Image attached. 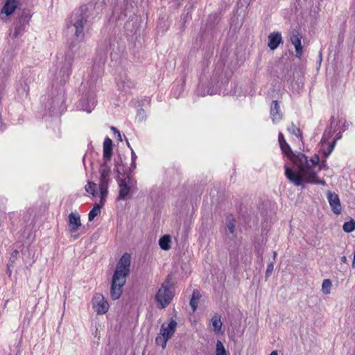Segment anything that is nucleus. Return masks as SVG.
<instances>
[{
  "label": "nucleus",
  "instance_id": "nucleus-1",
  "mask_svg": "<svg viewBox=\"0 0 355 355\" xmlns=\"http://www.w3.org/2000/svg\"><path fill=\"white\" fill-rule=\"evenodd\" d=\"M278 141L283 154L293 163L296 171L285 165V175L294 185L303 186L304 183H313L324 185L325 182L317 178V173L321 170L318 157L310 159L300 153H295L286 141L282 132L279 133Z\"/></svg>",
  "mask_w": 355,
  "mask_h": 355
},
{
  "label": "nucleus",
  "instance_id": "nucleus-2",
  "mask_svg": "<svg viewBox=\"0 0 355 355\" xmlns=\"http://www.w3.org/2000/svg\"><path fill=\"white\" fill-rule=\"evenodd\" d=\"M130 254L125 253L116 264L110 289V295L114 300H118L122 294L123 287L130 273Z\"/></svg>",
  "mask_w": 355,
  "mask_h": 355
},
{
  "label": "nucleus",
  "instance_id": "nucleus-3",
  "mask_svg": "<svg viewBox=\"0 0 355 355\" xmlns=\"http://www.w3.org/2000/svg\"><path fill=\"white\" fill-rule=\"evenodd\" d=\"M338 124V121L334 118H332L329 128L325 130L322 135L320 142V150L322 151V153L325 157H327L331 153L337 140L341 138L340 132H339L336 135V137L334 138L332 141H330V139L337 130L336 128Z\"/></svg>",
  "mask_w": 355,
  "mask_h": 355
},
{
  "label": "nucleus",
  "instance_id": "nucleus-4",
  "mask_svg": "<svg viewBox=\"0 0 355 355\" xmlns=\"http://www.w3.org/2000/svg\"><path fill=\"white\" fill-rule=\"evenodd\" d=\"M87 22V19L83 13L80 11L73 12L70 17L69 24L68 25L69 31L73 33L78 42H81L84 39V26Z\"/></svg>",
  "mask_w": 355,
  "mask_h": 355
},
{
  "label": "nucleus",
  "instance_id": "nucleus-5",
  "mask_svg": "<svg viewBox=\"0 0 355 355\" xmlns=\"http://www.w3.org/2000/svg\"><path fill=\"white\" fill-rule=\"evenodd\" d=\"M99 174V197L101 198V202L105 204V199L108 194V186L111 182V169L107 163L101 165Z\"/></svg>",
  "mask_w": 355,
  "mask_h": 355
},
{
  "label": "nucleus",
  "instance_id": "nucleus-6",
  "mask_svg": "<svg viewBox=\"0 0 355 355\" xmlns=\"http://www.w3.org/2000/svg\"><path fill=\"white\" fill-rule=\"evenodd\" d=\"M177 326L178 323L175 320H171L170 322L166 325L163 324L161 326L159 334L155 338L156 344L161 346L162 349H164L166 346L167 341L174 334Z\"/></svg>",
  "mask_w": 355,
  "mask_h": 355
},
{
  "label": "nucleus",
  "instance_id": "nucleus-7",
  "mask_svg": "<svg viewBox=\"0 0 355 355\" xmlns=\"http://www.w3.org/2000/svg\"><path fill=\"white\" fill-rule=\"evenodd\" d=\"M173 297V293L170 288L169 282H164L155 295V300L158 303L159 308L164 309L166 307L172 300Z\"/></svg>",
  "mask_w": 355,
  "mask_h": 355
},
{
  "label": "nucleus",
  "instance_id": "nucleus-8",
  "mask_svg": "<svg viewBox=\"0 0 355 355\" xmlns=\"http://www.w3.org/2000/svg\"><path fill=\"white\" fill-rule=\"evenodd\" d=\"M135 184L136 182L128 175L119 179L118 180L119 191L116 200L119 201L129 198L130 190L135 186Z\"/></svg>",
  "mask_w": 355,
  "mask_h": 355
},
{
  "label": "nucleus",
  "instance_id": "nucleus-9",
  "mask_svg": "<svg viewBox=\"0 0 355 355\" xmlns=\"http://www.w3.org/2000/svg\"><path fill=\"white\" fill-rule=\"evenodd\" d=\"M93 309L97 314H104L109 309V304L102 294L96 293L92 300Z\"/></svg>",
  "mask_w": 355,
  "mask_h": 355
},
{
  "label": "nucleus",
  "instance_id": "nucleus-10",
  "mask_svg": "<svg viewBox=\"0 0 355 355\" xmlns=\"http://www.w3.org/2000/svg\"><path fill=\"white\" fill-rule=\"evenodd\" d=\"M29 19L28 17H21L15 23L13 29L10 32V35L12 37H17L21 35L25 31L26 26L28 24Z\"/></svg>",
  "mask_w": 355,
  "mask_h": 355
},
{
  "label": "nucleus",
  "instance_id": "nucleus-11",
  "mask_svg": "<svg viewBox=\"0 0 355 355\" xmlns=\"http://www.w3.org/2000/svg\"><path fill=\"white\" fill-rule=\"evenodd\" d=\"M327 200L332 211L338 215L341 212V205L338 196L334 193L329 191L327 194Z\"/></svg>",
  "mask_w": 355,
  "mask_h": 355
},
{
  "label": "nucleus",
  "instance_id": "nucleus-12",
  "mask_svg": "<svg viewBox=\"0 0 355 355\" xmlns=\"http://www.w3.org/2000/svg\"><path fill=\"white\" fill-rule=\"evenodd\" d=\"M96 106V99L94 96H84L83 97L79 103L78 108L80 110L85 111L87 113H90Z\"/></svg>",
  "mask_w": 355,
  "mask_h": 355
},
{
  "label": "nucleus",
  "instance_id": "nucleus-13",
  "mask_svg": "<svg viewBox=\"0 0 355 355\" xmlns=\"http://www.w3.org/2000/svg\"><path fill=\"white\" fill-rule=\"evenodd\" d=\"M80 215L77 212H71L69 215L68 226L69 231L74 233L81 227Z\"/></svg>",
  "mask_w": 355,
  "mask_h": 355
},
{
  "label": "nucleus",
  "instance_id": "nucleus-14",
  "mask_svg": "<svg viewBox=\"0 0 355 355\" xmlns=\"http://www.w3.org/2000/svg\"><path fill=\"white\" fill-rule=\"evenodd\" d=\"M302 36L297 31H293L290 40L295 49L296 56L300 58L302 55V46L301 42Z\"/></svg>",
  "mask_w": 355,
  "mask_h": 355
},
{
  "label": "nucleus",
  "instance_id": "nucleus-15",
  "mask_svg": "<svg viewBox=\"0 0 355 355\" xmlns=\"http://www.w3.org/2000/svg\"><path fill=\"white\" fill-rule=\"evenodd\" d=\"M270 114L274 123H277L282 119L283 114L277 101H273L272 102Z\"/></svg>",
  "mask_w": 355,
  "mask_h": 355
},
{
  "label": "nucleus",
  "instance_id": "nucleus-16",
  "mask_svg": "<svg viewBox=\"0 0 355 355\" xmlns=\"http://www.w3.org/2000/svg\"><path fill=\"white\" fill-rule=\"evenodd\" d=\"M282 42V37L279 32H272L268 35V46L270 50L276 49Z\"/></svg>",
  "mask_w": 355,
  "mask_h": 355
},
{
  "label": "nucleus",
  "instance_id": "nucleus-17",
  "mask_svg": "<svg viewBox=\"0 0 355 355\" xmlns=\"http://www.w3.org/2000/svg\"><path fill=\"white\" fill-rule=\"evenodd\" d=\"M18 0H6L1 12L6 16L11 15L18 6Z\"/></svg>",
  "mask_w": 355,
  "mask_h": 355
},
{
  "label": "nucleus",
  "instance_id": "nucleus-18",
  "mask_svg": "<svg viewBox=\"0 0 355 355\" xmlns=\"http://www.w3.org/2000/svg\"><path fill=\"white\" fill-rule=\"evenodd\" d=\"M112 155V141L106 138L103 142V158L105 163L110 161Z\"/></svg>",
  "mask_w": 355,
  "mask_h": 355
},
{
  "label": "nucleus",
  "instance_id": "nucleus-19",
  "mask_svg": "<svg viewBox=\"0 0 355 355\" xmlns=\"http://www.w3.org/2000/svg\"><path fill=\"white\" fill-rule=\"evenodd\" d=\"M117 85L120 89L126 92L128 89L134 87V83L128 78L125 77L124 78H121L117 80Z\"/></svg>",
  "mask_w": 355,
  "mask_h": 355
},
{
  "label": "nucleus",
  "instance_id": "nucleus-20",
  "mask_svg": "<svg viewBox=\"0 0 355 355\" xmlns=\"http://www.w3.org/2000/svg\"><path fill=\"white\" fill-rule=\"evenodd\" d=\"M104 205V204H102L101 201L99 203H96L94 205V207L92 209V210L89 211L88 214V220L89 221H93L98 215L101 214V209Z\"/></svg>",
  "mask_w": 355,
  "mask_h": 355
},
{
  "label": "nucleus",
  "instance_id": "nucleus-21",
  "mask_svg": "<svg viewBox=\"0 0 355 355\" xmlns=\"http://www.w3.org/2000/svg\"><path fill=\"white\" fill-rule=\"evenodd\" d=\"M201 295L198 290H195L193 292L191 299L190 300V306L192 309V312L194 313L197 309L198 304Z\"/></svg>",
  "mask_w": 355,
  "mask_h": 355
},
{
  "label": "nucleus",
  "instance_id": "nucleus-22",
  "mask_svg": "<svg viewBox=\"0 0 355 355\" xmlns=\"http://www.w3.org/2000/svg\"><path fill=\"white\" fill-rule=\"evenodd\" d=\"M171 239L168 234L162 236L159 240V245L161 249L168 250L171 248Z\"/></svg>",
  "mask_w": 355,
  "mask_h": 355
},
{
  "label": "nucleus",
  "instance_id": "nucleus-23",
  "mask_svg": "<svg viewBox=\"0 0 355 355\" xmlns=\"http://www.w3.org/2000/svg\"><path fill=\"white\" fill-rule=\"evenodd\" d=\"M85 189L88 193L92 195L94 197L98 195L97 184L93 182L87 181Z\"/></svg>",
  "mask_w": 355,
  "mask_h": 355
},
{
  "label": "nucleus",
  "instance_id": "nucleus-24",
  "mask_svg": "<svg viewBox=\"0 0 355 355\" xmlns=\"http://www.w3.org/2000/svg\"><path fill=\"white\" fill-rule=\"evenodd\" d=\"M198 92L201 96H205V95H208V94L213 95V94H216L217 90H216V89L211 88L208 86L206 88H204V85L200 84L198 86Z\"/></svg>",
  "mask_w": 355,
  "mask_h": 355
},
{
  "label": "nucleus",
  "instance_id": "nucleus-25",
  "mask_svg": "<svg viewBox=\"0 0 355 355\" xmlns=\"http://www.w3.org/2000/svg\"><path fill=\"white\" fill-rule=\"evenodd\" d=\"M211 324L213 326V331L218 334L222 327V322L220 320V317L218 315H215L211 318Z\"/></svg>",
  "mask_w": 355,
  "mask_h": 355
},
{
  "label": "nucleus",
  "instance_id": "nucleus-26",
  "mask_svg": "<svg viewBox=\"0 0 355 355\" xmlns=\"http://www.w3.org/2000/svg\"><path fill=\"white\" fill-rule=\"evenodd\" d=\"M287 130L292 135L296 136L302 141V132L299 128L295 126L293 123H291L288 128Z\"/></svg>",
  "mask_w": 355,
  "mask_h": 355
},
{
  "label": "nucleus",
  "instance_id": "nucleus-27",
  "mask_svg": "<svg viewBox=\"0 0 355 355\" xmlns=\"http://www.w3.org/2000/svg\"><path fill=\"white\" fill-rule=\"evenodd\" d=\"M332 283L330 279H324L322 284V292L325 295H329L331 293Z\"/></svg>",
  "mask_w": 355,
  "mask_h": 355
},
{
  "label": "nucleus",
  "instance_id": "nucleus-28",
  "mask_svg": "<svg viewBox=\"0 0 355 355\" xmlns=\"http://www.w3.org/2000/svg\"><path fill=\"white\" fill-rule=\"evenodd\" d=\"M343 228L345 232L349 233L353 232L355 230V221L352 219L349 221L345 222Z\"/></svg>",
  "mask_w": 355,
  "mask_h": 355
},
{
  "label": "nucleus",
  "instance_id": "nucleus-29",
  "mask_svg": "<svg viewBox=\"0 0 355 355\" xmlns=\"http://www.w3.org/2000/svg\"><path fill=\"white\" fill-rule=\"evenodd\" d=\"M216 355H227L223 344L220 340L216 343Z\"/></svg>",
  "mask_w": 355,
  "mask_h": 355
},
{
  "label": "nucleus",
  "instance_id": "nucleus-30",
  "mask_svg": "<svg viewBox=\"0 0 355 355\" xmlns=\"http://www.w3.org/2000/svg\"><path fill=\"white\" fill-rule=\"evenodd\" d=\"M146 118V113L144 109H139L137 114V119L139 121H143Z\"/></svg>",
  "mask_w": 355,
  "mask_h": 355
},
{
  "label": "nucleus",
  "instance_id": "nucleus-31",
  "mask_svg": "<svg viewBox=\"0 0 355 355\" xmlns=\"http://www.w3.org/2000/svg\"><path fill=\"white\" fill-rule=\"evenodd\" d=\"M273 268H274V265L272 263H270L268 264L266 271V277H268L269 276H270V275L273 270Z\"/></svg>",
  "mask_w": 355,
  "mask_h": 355
},
{
  "label": "nucleus",
  "instance_id": "nucleus-32",
  "mask_svg": "<svg viewBox=\"0 0 355 355\" xmlns=\"http://www.w3.org/2000/svg\"><path fill=\"white\" fill-rule=\"evenodd\" d=\"M227 227L229 232L231 234L234 233L235 225H234L233 221L230 220L229 223L227 224Z\"/></svg>",
  "mask_w": 355,
  "mask_h": 355
},
{
  "label": "nucleus",
  "instance_id": "nucleus-33",
  "mask_svg": "<svg viewBox=\"0 0 355 355\" xmlns=\"http://www.w3.org/2000/svg\"><path fill=\"white\" fill-rule=\"evenodd\" d=\"M136 158H137V155H135V152L132 150V166L133 168H135V166H136V164H135Z\"/></svg>",
  "mask_w": 355,
  "mask_h": 355
},
{
  "label": "nucleus",
  "instance_id": "nucleus-34",
  "mask_svg": "<svg viewBox=\"0 0 355 355\" xmlns=\"http://www.w3.org/2000/svg\"><path fill=\"white\" fill-rule=\"evenodd\" d=\"M71 58H69L68 60V65L67 67V74L69 75L71 71Z\"/></svg>",
  "mask_w": 355,
  "mask_h": 355
},
{
  "label": "nucleus",
  "instance_id": "nucleus-35",
  "mask_svg": "<svg viewBox=\"0 0 355 355\" xmlns=\"http://www.w3.org/2000/svg\"><path fill=\"white\" fill-rule=\"evenodd\" d=\"M17 254H18V251L14 250L11 254V259H12L14 261L17 258Z\"/></svg>",
  "mask_w": 355,
  "mask_h": 355
},
{
  "label": "nucleus",
  "instance_id": "nucleus-36",
  "mask_svg": "<svg viewBox=\"0 0 355 355\" xmlns=\"http://www.w3.org/2000/svg\"><path fill=\"white\" fill-rule=\"evenodd\" d=\"M116 135H117L118 139L119 141H122V137H121V135L120 132H117Z\"/></svg>",
  "mask_w": 355,
  "mask_h": 355
},
{
  "label": "nucleus",
  "instance_id": "nucleus-37",
  "mask_svg": "<svg viewBox=\"0 0 355 355\" xmlns=\"http://www.w3.org/2000/svg\"><path fill=\"white\" fill-rule=\"evenodd\" d=\"M341 261L343 262V263H347V257L345 256H343L341 257Z\"/></svg>",
  "mask_w": 355,
  "mask_h": 355
},
{
  "label": "nucleus",
  "instance_id": "nucleus-38",
  "mask_svg": "<svg viewBox=\"0 0 355 355\" xmlns=\"http://www.w3.org/2000/svg\"><path fill=\"white\" fill-rule=\"evenodd\" d=\"M111 129L114 132V133L116 135L117 132H119L115 127H112Z\"/></svg>",
  "mask_w": 355,
  "mask_h": 355
},
{
  "label": "nucleus",
  "instance_id": "nucleus-39",
  "mask_svg": "<svg viewBox=\"0 0 355 355\" xmlns=\"http://www.w3.org/2000/svg\"><path fill=\"white\" fill-rule=\"evenodd\" d=\"M269 355H278L277 351H272Z\"/></svg>",
  "mask_w": 355,
  "mask_h": 355
},
{
  "label": "nucleus",
  "instance_id": "nucleus-40",
  "mask_svg": "<svg viewBox=\"0 0 355 355\" xmlns=\"http://www.w3.org/2000/svg\"><path fill=\"white\" fill-rule=\"evenodd\" d=\"M76 46V44H71V46H70V47H71V48H73V46Z\"/></svg>",
  "mask_w": 355,
  "mask_h": 355
},
{
  "label": "nucleus",
  "instance_id": "nucleus-41",
  "mask_svg": "<svg viewBox=\"0 0 355 355\" xmlns=\"http://www.w3.org/2000/svg\"><path fill=\"white\" fill-rule=\"evenodd\" d=\"M273 256H274V258H275V257H276V256H277V252H274V253H273Z\"/></svg>",
  "mask_w": 355,
  "mask_h": 355
}]
</instances>
